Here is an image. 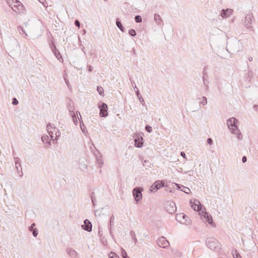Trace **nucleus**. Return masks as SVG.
I'll use <instances>...</instances> for the list:
<instances>
[{
	"mask_svg": "<svg viewBox=\"0 0 258 258\" xmlns=\"http://www.w3.org/2000/svg\"><path fill=\"white\" fill-rule=\"evenodd\" d=\"M109 258H119V256L114 252H110L108 254Z\"/></svg>",
	"mask_w": 258,
	"mask_h": 258,
	"instance_id": "c85d7f7f",
	"label": "nucleus"
},
{
	"mask_svg": "<svg viewBox=\"0 0 258 258\" xmlns=\"http://www.w3.org/2000/svg\"><path fill=\"white\" fill-rule=\"evenodd\" d=\"M64 81H65V82H66L67 85L68 86V88H69L70 85L69 80H67V79L64 78Z\"/></svg>",
	"mask_w": 258,
	"mask_h": 258,
	"instance_id": "5fc2aeb1",
	"label": "nucleus"
},
{
	"mask_svg": "<svg viewBox=\"0 0 258 258\" xmlns=\"http://www.w3.org/2000/svg\"><path fill=\"white\" fill-rule=\"evenodd\" d=\"M142 187H136L133 190V195L137 203L142 199Z\"/></svg>",
	"mask_w": 258,
	"mask_h": 258,
	"instance_id": "423d86ee",
	"label": "nucleus"
},
{
	"mask_svg": "<svg viewBox=\"0 0 258 258\" xmlns=\"http://www.w3.org/2000/svg\"><path fill=\"white\" fill-rule=\"evenodd\" d=\"M8 2H11V3H13V0H9L7 1V3H8Z\"/></svg>",
	"mask_w": 258,
	"mask_h": 258,
	"instance_id": "0e129e2a",
	"label": "nucleus"
},
{
	"mask_svg": "<svg viewBox=\"0 0 258 258\" xmlns=\"http://www.w3.org/2000/svg\"><path fill=\"white\" fill-rule=\"evenodd\" d=\"M68 254L72 258H76L78 257V253L73 249L68 248L67 249Z\"/></svg>",
	"mask_w": 258,
	"mask_h": 258,
	"instance_id": "dca6fc26",
	"label": "nucleus"
},
{
	"mask_svg": "<svg viewBox=\"0 0 258 258\" xmlns=\"http://www.w3.org/2000/svg\"><path fill=\"white\" fill-rule=\"evenodd\" d=\"M87 68L88 69V71L89 72H92V67L91 66L88 65L87 66Z\"/></svg>",
	"mask_w": 258,
	"mask_h": 258,
	"instance_id": "864d4df0",
	"label": "nucleus"
},
{
	"mask_svg": "<svg viewBox=\"0 0 258 258\" xmlns=\"http://www.w3.org/2000/svg\"><path fill=\"white\" fill-rule=\"evenodd\" d=\"M31 231H32L33 235L34 237H36L38 235V229L35 228L33 230H32Z\"/></svg>",
	"mask_w": 258,
	"mask_h": 258,
	"instance_id": "a19ab883",
	"label": "nucleus"
},
{
	"mask_svg": "<svg viewBox=\"0 0 258 258\" xmlns=\"http://www.w3.org/2000/svg\"><path fill=\"white\" fill-rule=\"evenodd\" d=\"M233 12V10L230 9H223L220 16L223 18H228L232 14Z\"/></svg>",
	"mask_w": 258,
	"mask_h": 258,
	"instance_id": "2eb2a0df",
	"label": "nucleus"
},
{
	"mask_svg": "<svg viewBox=\"0 0 258 258\" xmlns=\"http://www.w3.org/2000/svg\"><path fill=\"white\" fill-rule=\"evenodd\" d=\"M80 127H81V129L83 133H85V132H87L86 127L84 124H82V123H80Z\"/></svg>",
	"mask_w": 258,
	"mask_h": 258,
	"instance_id": "79ce46f5",
	"label": "nucleus"
},
{
	"mask_svg": "<svg viewBox=\"0 0 258 258\" xmlns=\"http://www.w3.org/2000/svg\"><path fill=\"white\" fill-rule=\"evenodd\" d=\"M133 239L135 243L136 244V243L137 242V239L136 238V237H134Z\"/></svg>",
	"mask_w": 258,
	"mask_h": 258,
	"instance_id": "680f3d73",
	"label": "nucleus"
},
{
	"mask_svg": "<svg viewBox=\"0 0 258 258\" xmlns=\"http://www.w3.org/2000/svg\"><path fill=\"white\" fill-rule=\"evenodd\" d=\"M98 107L100 109L99 115L101 117H106L108 115L107 110L108 106L107 105L103 102H101L98 105Z\"/></svg>",
	"mask_w": 258,
	"mask_h": 258,
	"instance_id": "1a4fd4ad",
	"label": "nucleus"
},
{
	"mask_svg": "<svg viewBox=\"0 0 258 258\" xmlns=\"http://www.w3.org/2000/svg\"><path fill=\"white\" fill-rule=\"evenodd\" d=\"M76 113H77V115H78V113H79V114H80V113L79 111H77ZM80 115L81 116V115Z\"/></svg>",
	"mask_w": 258,
	"mask_h": 258,
	"instance_id": "69168bd1",
	"label": "nucleus"
},
{
	"mask_svg": "<svg viewBox=\"0 0 258 258\" xmlns=\"http://www.w3.org/2000/svg\"><path fill=\"white\" fill-rule=\"evenodd\" d=\"M97 90V91L98 92L99 94L101 96H104V90L102 87L98 86Z\"/></svg>",
	"mask_w": 258,
	"mask_h": 258,
	"instance_id": "c756f323",
	"label": "nucleus"
},
{
	"mask_svg": "<svg viewBox=\"0 0 258 258\" xmlns=\"http://www.w3.org/2000/svg\"><path fill=\"white\" fill-rule=\"evenodd\" d=\"M191 204V208L195 211H199L201 210V205H199L198 204H200V202L198 200H195L194 203H192L191 202H190Z\"/></svg>",
	"mask_w": 258,
	"mask_h": 258,
	"instance_id": "f3484780",
	"label": "nucleus"
},
{
	"mask_svg": "<svg viewBox=\"0 0 258 258\" xmlns=\"http://www.w3.org/2000/svg\"><path fill=\"white\" fill-rule=\"evenodd\" d=\"M144 134L143 133H136L134 136V142H135V146L137 148H141L144 143V139L143 136Z\"/></svg>",
	"mask_w": 258,
	"mask_h": 258,
	"instance_id": "39448f33",
	"label": "nucleus"
},
{
	"mask_svg": "<svg viewBox=\"0 0 258 258\" xmlns=\"http://www.w3.org/2000/svg\"><path fill=\"white\" fill-rule=\"evenodd\" d=\"M169 192H172V189H170Z\"/></svg>",
	"mask_w": 258,
	"mask_h": 258,
	"instance_id": "774afa93",
	"label": "nucleus"
},
{
	"mask_svg": "<svg viewBox=\"0 0 258 258\" xmlns=\"http://www.w3.org/2000/svg\"><path fill=\"white\" fill-rule=\"evenodd\" d=\"M253 58L251 56H248V60L249 61H251L252 60Z\"/></svg>",
	"mask_w": 258,
	"mask_h": 258,
	"instance_id": "052dcab7",
	"label": "nucleus"
},
{
	"mask_svg": "<svg viewBox=\"0 0 258 258\" xmlns=\"http://www.w3.org/2000/svg\"><path fill=\"white\" fill-rule=\"evenodd\" d=\"M164 186V182L163 181L158 180L155 181L150 187V192H155L159 188Z\"/></svg>",
	"mask_w": 258,
	"mask_h": 258,
	"instance_id": "9d476101",
	"label": "nucleus"
},
{
	"mask_svg": "<svg viewBox=\"0 0 258 258\" xmlns=\"http://www.w3.org/2000/svg\"><path fill=\"white\" fill-rule=\"evenodd\" d=\"M145 130L147 132L150 133H151L152 131V127L150 125H148V124L145 126Z\"/></svg>",
	"mask_w": 258,
	"mask_h": 258,
	"instance_id": "e433bc0d",
	"label": "nucleus"
},
{
	"mask_svg": "<svg viewBox=\"0 0 258 258\" xmlns=\"http://www.w3.org/2000/svg\"><path fill=\"white\" fill-rule=\"evenodd\" d=\"M136 95H137L139 101H140V102L143 105H145L144 100L143 97H142L141 95L140 94V92L138 89H137V91H136Z\"/></svg>",
	"mask_w": 258,
	"mask_h": 258,
	"instance_id": "b1692460",
	"label": "nucleus"
},
{
	"mask_svg": "<svg viewBox=\"0 0 258 258\" xmlns=\"http://www.w3.org/2000/svg\"><path fill=\"white\" fill-rule=\"evenodd\" d=\"M75 25L77 27H78L79 28L80 27V22H79V21L78 20H76L75 21Z\"/></svg>",
	"mask_w": 258,
	"mask_h": 258,
	"instance_id": "49530a36",
	"label": "nucleus"
},
{
	"mask_svg": "<svg viewBox=\"0 0 258 258\" xmlns=\"http://www.w3.org/2000/svg\"><path fill=\"white\" fill-rule=\"evenodd\" d=\"M17 29L19 32L20 33V34L23 33V34L25 35V37H26L27 36V34L25 30L22 26H18Z\"/></svg>",
	"mask_w": 258,
	"mask_h": 258,
	"instance_id": "bb28decb",
	"label": "nucleus"
},
{
	"mask_svg": "<svg viewBox=\"0 0 258 258\" xmlns=\"http://www.w3.org/2000/svg\"><path fill=\"white\" fill-rule=\"evenodd\" d=\"M172 184H174L177 187V188L178 190H181V189H183V185H180V184L176 183H172Z\"/></svg>",
	"mask_w": 258,
	"mask_h": 258,
	"instance_id": "ea45409f",
	"label": "nucleus"
},
{
	"mask_svg": "<svg viewBox=\"0 0 258 258\" xmlns=\"http://www.w3.org/2000/svg\"><path fill=\"white\" fill-rule=\"evenodd\" d=\"M238 120L235 117H231L227 119V125L232 134L235 135L239 140L242 139V135L239 130L237 123Z\"/></svg>",
	"mask_w": 258,
	"mask_h": 258,
	"instance_id": "f257e3e1",
	"label": "nucleus"
},
{
	"mask_svg": "<svg viewBox=\"0 0 258 258\" xmlns=\"http://www.w3.org/2000/svg\"><path fill=\"white\" fill-rule=\"evenodd\" d=\"M176 220L180 223L189 225L191 220L188 217L183 213L177 214L176 216Z\"/></svg>",
	"mask_w": 258,
	"mask_h": 258,
	"instance_id": "0eeeda50",
	"label": "nucleus"
},
{
	"mask_svg": "<svg viewBox=\"0 0 258 258\" xmlns=\"http://www.w3.org/2000/svg\"><path fill=\"white\" fill-rule=\"evenodd\" d=\"M41 140L44 144H48V145H51V142L50 140H49V137L48 136H43L41 137Z\"/></svg>",
	"mask_w": 258,
	"mask_h": 258,
	"instance_id": "412c9836",
	"label": "nucleus"
},
{
	"mask_svg": "<svg viewBox=\"0 0 258 258\" xmlns=\"http://www.w3.org/2000/svg\"><path fill=\"white\" fill-rule=\"evenodd\" d=\"M116 25L117 26V27L120 29V30L124 32L125 31V29L124 27L122 26L120 21L119 20V19H117L116 21Z\"/></svg>",
	"mask_w": 258,
	"mask_h": 258,
	"instance_id": "5701e85b",
	"label": "nucleus"
},
{
	"mask_svg": "<svg viewBox=\"0 0 258 258\" xmlns=\"http://www.w3.org/2000/svg\"><path fill=\"white\" fill-rule=\"evenodd\" d=\"M135 20L136 23H141L142 21V19L141 16L137 15L135 17Z\"/></svg>",
	"mask_w": 258,
	"mask_h": 258,
	"instance_id": "473e14b6",
	"label": "nucleus"
},
{
	"mask_svg": "<svg viewBox=\"0 0 258 258\" xmlns=\"http://www.w3.org/2000/svg\"><path fill=\"white\" fill-rule=\"evenodd\" d=\"M8 5L16 13H21L23 11V5L18 0H13V3L8 2Z\"/></svg>",
	"mask_w": 258,
	"mask_h": 258,
	"instance_id": "f03ea898",
	"label": "nucleus"
},
{
	"mask_svg": "<svg viewBox=\"0 0 258 258\" xmlns=\"http://www.w3.org/2000/svg\"><path fill=\"white\" fill-rule=\"evenodd\" d=\"M52 52H53V54H54V55L55 56V57L58 59V60L59 61H60L61 60H63L59 50H57V48L55 49V50L52 51Z\"/></svg>",
	"mask_w": 258,
	"mask_h": 258,
	"instance_id": "4be33fe9",
	"label": "nucleus"
},
{
	"mask_svg": "<svg viewBox=\"0 0 258 258\" xmlns=\"http://www.w3.org/2000/svg\"><path fill=\"white\" fill-rule=\"evenodd\" d=\"M98 236H99V237H101V236H102V231H99L98 232Z\"/></svg>",
	"mask_w": 258,
	"mask_h": 258,
	"instance_id": "bf43d9fd",
	"label": "nucleus"
},
{
	"mask_svg": "<svg viewBox=\"0 0 258 258\" xmlns=\"http://www.w3.org/2000/svg\"><path fill=\"white\" fill-rule=\"evenodd\" d=\"M102 243H103V244L104 245H105V244H107V242H106V241H102Z\"/></svg>",
	"mask_w": 258,
	"mask_h": 258,
	"instance_id": "e2e57ef3",
	"label": "nucleus"
},
{
	"mask_svg": "<svg viewBox=\"0 0 258 258\" xmlns=\"http://www.w3.org/2000/svg\"><path fill=\"white\" fill-rule=\"evenodd\" d=\"M39 2L42 4V5L44 6V7H46L47 6L45 5L47 4V3L46 2L45 0H38Z\"/></svg>",
	"mask_w": 258,
	"mask_h": 258,
	"instance_id": "09e8293b",
	"label": "nucleus"
},
{
	"mask_svg": "<svg viewBox=\"0 0 258 258\" xmlns=\"http://www.w3.org/2000/svg\"><path fill=\"white\" fill-rule=\"evenodd\" d=\"M208 77V76L207 75V73H206V74H203V79H205V80L207 79Z\"/></svg>",
	"mask_w": 258,
	"mask_h": 258,
	"instance_id": "603ef678",
	"label": "nucleus"
},
{
	"mask_svg": "<svg viewBox=\"0 0 258 258\" xmlns=\"http://www.w3.org/2000/svg\"><path fill=\"white\" fill-rule=\"evenodd\" d=\"M130 235L132 236V237L133 238L134 237H136L135 233L133 231H131L130 232Z\"/></svg>",
	"mask_w": 258,
	"mask_h": 258,
	"instance_id": "8fccbe9b",
	"label": "nucleus"
},
{
	"mask_svg": "<svg viewBox=\"0 0 258 258\" xmlns=\"http://www.w3.org/2000/svg\"><path fill=\"white\" fill-rule=\"evenodd\" d=\"M206 73H207V72L205 71V70L203 71V74H206Z\"/></svg>",
	"mask_w": 258,
	"mask_h": 258,
	"instance_id": "338daca9",
	"label": "nucleus"
},
{
	"mask_svg": "<svg viewBox=\"0 0 258 258\" xmlns=\"http://www.w3.org/2000/svg\"><path fill=\"white\" fill-rule=\"evenodd\" d=\"M54 132L53 135L54 134L55 137V140H57V138L59 137L60 136V133L58 129L56 128L55 131H53Z\"/></svg>",
	"mask_w": 258,
	"mask_h": 258,
	"instance_id": "2f4dec72",
	"label": "nucleus"
},
{
	"mask_svg": "<svg viewBox=\"0 0 258 258\" xmlns=\"http://www.w3.org/2000/svg\"><path fill=\"white\" fill-rule=\"evenodd\" d=\"M14 159H15L16 168L17 169L18 173L19 174V175L21 177H22L23 176V172H22V167L21 165L20 160L18 157L15 158Z\"/></svg>",
	"mask_w": 258,
	"mask_h": 258,
	"instance_id": "ddd939ff",
	"label": "nucleus"
},
{
	"mask_svg": "<svg viewBox=\"0 0 258 258\" xmlns=\"http://www.w3.org/2000/svg\"><path fill=\"white\" fill-rule=\"evenodd\" d=\"M206 244L212 250H218L220 249L219 242L213 237H209L207 239Z\"/></svg>",
	"mask_w": 258,
	"mask_h": 258,
	"instance_id": "7ed1b4c3",
	"label": "nucleus"
},
{
	"mask_svg": "<svg viewBox=\"0 0 258 258\" xmlns=\"http://www.w3.org/2000/svg\"><path fill=\"white\" fill-rule=\"evenodd\" d=\"M121 256L123 258H130L128 256L127 254V253L126 252L125 250L123 249V248L121 249Z\"/></svg>",
	"mask_w": 258,
	"mask_h": 258,
	"instance_id": "72a5a7b5",
	"label": "nucleus"
},
{
	"mask_svg": "<svg viewBox=\"0 0 258 258\" xmlns=\"http://www.w3.org/2000/svg\"><path fill=\"white\" fill-rule=\"evenodd\" d=\"M158 245L162 248H166L169 245V242L164 237H161L157 241Z\"/></svg>",
	"mask_w": 258,
	"mask_h": 258,
	"instance_id": "9b49d317",
	"label": "nucleus"
},
{
	"mask_svg": "<svg viewBox=\"0 0 258 258\" xmlns=\"http://www.w3.org/2000/svg\"><path fill=\"white\" fill-rule=\"evenodd\" d=\"M203 81L204 85L205 86V87L206 88V90H209V82L208 81V79H205V80L203 79Z\"/></svg>",
	"mask_w": 258,
	"mask_h": 258,
	"instance_id": "7c9ffc66",
	"label": "nucleus"
},
{
	"mask_svg": "<svg viewBox=\"0 0 258 258\" xmlns=\"http://www.w3.org/2000/svg\"><path fill=\"white\" fill-rule=\"evenodd\" d=\"M114 215H112L111 217H110V226L109 227V231H110V235L113 237V234H112V232L111 231V226H112V225L113 224V222H114Z\"/></svg>",
	"mask_w": 258,
	"mask_h": 258,
	"instance_id": "393cba45",
	"label": "nucleus"
},
{
	"mask_svg": "<svg viewBox=\"0 0 258 258\" xmlns=\"http://www.w3.org/2000/svg\"><path fill=\"white\" fill-rule=\"evenodd\" d=\"M247 161V158L246 156H243V157L242 158V161L243 163H245Z\"/></svg>",
	"mask_w": 258,
	"mask_h": 258,
	"instance_id": "3c124183",
	"label": "nucleus"
},
{
	"mask_svg": "<svg viewBox=\"0 0 258 258\" xmlns=\"http://www.w3.org/2000/svg\"><path fill=\"white\" fill-rule=\"evenodd\" d=\"M91 199L92 202V204L94 207L95 206L96 202H97L96 199L95 198V194L94 192H92L91 194Z\"/></svg>",
	"mask_w": 258,
	"mask_h": 258,
	"instance_id": "cd10ccee",
	"label": "nucleus"
},
{
	"mask_svg": "<svg viewBox=\"0 0 258 258\" xmlns=\"http://www.w3.org/2000/svg\"><path fill=\"white\" fill-rule=\"evenodd\" d=\"M254 21L253 15L251 12L247 14L245 17L243 24L247 29L252 28V22Z\"/></svg>",
	"mask_w": 258,
	"mask_h": 258,
	"instance_id": "20e7f679",
	"label": "nucleus"
},
{
	"mask_svg": "<svg viewBox=\"0 0 258 258\" xmlns=\"http://www.w3.org/2000/svg\"><path fill=\"white\" fill-rule=\"evenodd\" d=\"M49 45L52 51L55 50V49H56L55 45L53 41H51V42L49 43Z\"/></svg>",
	"mask_w": 258,
	"mask_h": 258,
	"instance_id": "c9c22d12",
	"label": "nucleus"
},
{
	"mask_svg": "<svg viewBox=\"0 0 258 258\" xmlns=\"http://www.w3.org/2000/svg\"><path fill=\"white\" fill-rule=\"evenodd\" d=\"M73 108L74 109V106H71V104H70L69 107V111L70 112V109L72 110Z\"/></svg>",
	"mask_w": 258,
	"mask_h": 258,
	"instance_id": "13d9d810",
	"label": "nucleus"
},
{
	"mask_svg": "<svg viewBox=\"0 0 258 258\" xmlns=\"http://www.w3.org/2000/svg\"><path fill=\"white\" fill-rule=\"evenodd\" d=\"M180 155H181V156H182L183 158H185V156H186V155H185V153H184V152H183V151L181 152V153H180Z\"/></svg>",
	"mask_w": 258,
	"mask_h": 258,
	"instance_id": "4d7b16f0",
	"label": "nucleus"
},
{
	"mask_svg": "<svg viewBox=\"0 0 258 258\" xmlns=\"http://www.w3.org/2000/svg\"><path fill=\"white\" fill-rule=\"evenodd\" d=\"M154 21L158 25H160L162 22V19L161 16L158 14H155L154 17Z\"/></svg>",
	"mask_w": 258,
	"mask_h": 258,
	"instance_id": "aec40b11",
	"label": "nucleus"
},
{
	"mask_svg": "<svg viewBox=\"0 0 258 258\" xmlns=\"http://www.w3.org/2000/svg\"><path fill=\"white\" fill-rule=\"evenodd\" d=\"M96 161H97V163H98V164H99V165H102L103 163L102 159H101V158L100 157H97Z\"/></svg>",
	"mask_w": 258,
	"mask_h": 258,
	"instance_id": "37998d69",
	"label": "nucleus"
},
{
	"mask_svg": "<svg viewBox=\"0 0 258 258\" xmlns=\"http://www.w3.org/2000/svg\"><path fill=\"white\" fill-rule=\"evenodd\" d=\"M199 100H200V103L203 105H205L206 104H207V99L206 97H202L201 98H198Z\"/></svg>",
	"mask_w": 258,
	"mask_h": 258,
	"instance_id": "a878e982",
	"label": "nucleus"
},
{
	"mask_svg": "<svg viewBox=\"0 0 258 258\" xmlns=\"http://www.w3.org/2000/svg\"><path fill=\"white\" fill-rule=\"evenodd\" d=\"M128 34L131 36H135L136 35V32L135 30L133 29H131L128 31Z\"/></svg>",
	"mask_w": 258,
	"mask_h": 258,
	"instance_id": "f704fd0d",
	"label": "nucleus"
},
{
	"mask_svg": "<svg viewBox=\"0 0 258 258\" xmlns=\"http://www.w3.org/2000/svg\"><path fill=\"white\" fill-rule=\"evenodd\" d=\"M35 224L34 223H32L31 225V226H30L29 227V229L30 231H31L32 230H33L34 229V227L35 226Z\"/></svg>",
	"mask_w": 258,
	"mask_h": 258,
	"instance_id": "de8ad7c7",
	"label": "nucleus"
},
{
	"mask_svg": "<svg viewBox=\"0 0 258 258\" xmlns=\"http://www.w3.org/2000/svg\"><path fill=\"white\" fill-rule=\"evenodd\" d=\"M56 129V127H54L53 126V125L51 123H48L47 126H46V130H47V132L48 133V134H49V135L50 136L51 139L52 140H54L53 139V138H54V136H53V133H54V132L53 131H55Z\"/></svg>",
	"mask_w": 258,
	"mask_h": 258,
	"instance_id": "4468645a",
	"label": "nucleus"
},
{
	"mask_svg": "<svg viewBox=\"0 0 258 258\" xmlns=\"http://www.w3.org/2000/svg\"><path fill=\"white\" fill-rule=\"evenodd\" d=\"M80 168L82 169H85L87 168V166L86 165H83L82 166H80Z\"/></svg>",
	"mask_w": 258,
	"mask_h": 258,
	"instance_id": "6e6d98bb",
	"label": "nucleus"
},
{
	"mask_svg": "<svg viewBox=\"0 0 258 258\" xmlns=\"http://www.w3.org/2000/svg\"><path fill=\"white\" fill-rule=\"evenodd\" d=\"M82 228L88 232H91L92 231V224L90 221L88 219H85L84 221V224L82 225Z\"/></svg>",
	"mask_w": 258,
	"mask_h": 258,
	"instance_id": "f8f14e48",
	"label": "nucleus"
},
{
	"mask_svg": "<svg viewBox=\"0 0 258 258\" xmlns=\"http://www.w3.org/2000/svg\"><path fill=\"white\" fill-rule=\"evenodd\" d=\"M181 190L185 194H188L190 191V190L188 187H186L184 186L183 187V189H181Z\"/></svg>",
	"mask_w": 258,
	"mask_h": 258,
	"instance_id": "4c0bfd02",
	"label": "nucleus"
},
{
	"mask_svg": "<svg viewBox=\"0 0 258 258\" xmlns=\"http://www.w3.org/2000/svg\"><path fill=\"white\" fill-rule=\"evenodd\" d=\"M204 218L205 219V221L208 222L209 224L212 225L213 221V219L211 215H209L207 213H206L204 215Z\"/></svg>",
	"mask_w": 258,
	"mask_h": 258,
	"instance_id": "a211bd4d",
	"label": "nucleus"
},
{
	"mask_svg": "<svg viewBox=\"0 0 258 258\" xmlns=\"http://www.w3.org/2000/svg\"><path fill=\"white\" fill-rule=\"evenodd\" d=\"M234 258H241L240 255L237 250L234 251V253H233Z\"/></svg>",
	"mask_w": 258,
	"mask_h": 258,
	"instance_id": "58836bf2",
	"label": "nucleus"
},
{
	"mask_svg": "<svg viewBox=\"0 0 258 258\" xmlns=\"http://www.w3.org/2000/svg\"><path fill=\"white\" fill-rule=\"evenodd\" d=\"M207 143L210 145L213 144V141L212 138H209L207 139Z\"/></svg>",
	"mask_w": 258,
	"mask_h": 258,
	"instance_id": "a18cd8bd",
	"label": "nucleus"
},
{
	"mask_svg": "<svg viewBox=\"0 0 258 258\" xmlns=\"http://www.w3.org/2000/svg\"><path fill=\"white\" fill-rule=\"evenodd\" d=\"M19 103L18 100L16 98H13L12 100V104L14 105H16Z\"/></svg>",
	"mask_w": 258,
	"mask_h": 258,
	"instance_id": "c03bdc74",
	"label": "nucleus"
},
{
	"mask_svg": "<svg viewBox=\"0 0 258 258\" xmlns=\"http://www.w3.org/2000/svg\"><path fill=\"white\" fill-rule=\"evenodd\" d=\"M165 209L169 214H173L176 211V204L173 201H167L165 204Z\"/></svg>",
	"mask_w": 258,
	"mask_h": 258,
	"instance_id": "6e6552de",
	"label": "nucleus"
},
{
	"mask_svg": "<svg viewBox=\"0 0 258 258\" xmlns=\"http://www.w3.org/2000/svg\"><path fill=\"white\" fill-rule=\"evenodd\" d=\"M75 109L73 108V110L70 109V115L72 117L73 122L76 125H77L78 123V119L77 117L76 116L75 112Z\"/></svg>",
	"mask_w": 258,
	"mask_h": 258,
	"instance_id": "6ab92c4d",
	"label": "nucleus"
}]
</instances>
